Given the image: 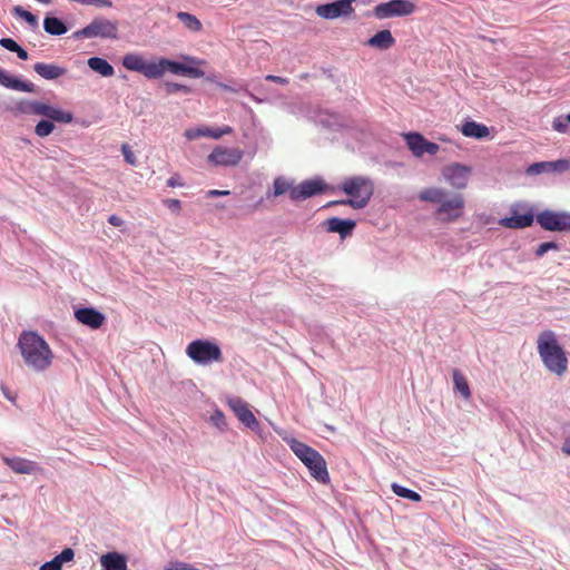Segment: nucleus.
<instances>
[{"mask_svg": "<svg viewBox=\"0 0 570 570\" xmlns=\"http://www.w3.org/2000/svg\"><path fill=\"white\" fill-rule=\"evenodd\" d=\"M17 347L20 351L23 363L33 372H45L51 366L53 353L37 332L23 331L18 338Z\"/></svg>", "mask_w": 570, "mask_h": 570, "instance_id": "obj_1", "label": "nucleus"}, {"mask_svg": "<svg viewBox=\"0 0 570 570\" xmlns=\"http://www.w3.org/2000/svg\"><path fill=\"white\" fill-rule=\"evenodd\" d=\"M421 202L436 204L435 215L442 223H453L463 216L465 200L461 194H450L440 187H429L417 195Z\"/></svg>", "mask_w": 570, "mask_h": 570, "instance_id": "obj_2", "label": "nucleus"}, {"mask_svg": "<svg viewBox=\"0 0 570 570\" xmlns=\"http://www.w3.org/2000/svg\"><path fill=\"white\" fill-rule=\"evenodd\" d=\"M340 189L350 196V198L344 200H332L326 204V207L334 205H348L354 209H362L370 203L373 196L374 184L368 177L353 176L345 178L341 183Z\"/></svg>", "mask_w": 570, "mask_h": 570, "instance_id": "obj_3", "label": "nucleus"}, {"mask_svg": "<svg viewBox=\"0 0 570 570\" xmlns=\"http://www.w3.org/2000/svg\"><path fill=\"white\" fill-rule=\"evenodd\" d=\"M538 352L546 367L561 376L568 368V358L551 331L542 332L538 337Z\"/></svg>", "mask_w": 570, "mask_h": 570, "instance_id": "obj_4", "label": "nucleus"}, {"mask_svg": "<svg viewBox=\"0 0 570 570\" xmlns=\"http://www.w3.org/2000/svg\"><path fill=\"white\" fill-rule=\"evenodd\" d=\"M122 66L130 71L142 73L148 79L160 78L166 71L178 73V61L168 59L147 60L138 53H128L122 58Z\"/></svg>", "mask_w": 570, "mask_h": 570, "instance_id": "obj_5", "label": "nucleus"}, {"mask_svg": "<svg viewBox=\"0 0 570 570\" xmlns=\"http://www.w3.org/2000/svg\"><path fill=\"white\" fill-rule=\"evenodd\" d=\"M289 446L294 454L308 468L315 480L324 484L330 482L326 462L315 449L297 440H293Z\"/></svg>", "mask_w": 570, "mask_h": 570, "instance_id": "obj_6", "label": "nucleus"}, {"mask_svg": "<svg viewBox=\"0 0 570 570\" xmlns=\"http://www.w3.org/2000/svg\"><path fill=\"white\" fill-rule=\"evenodd\" d=\"M185 352L186 355L198 365H209L224 361L220 346L209 340H195L187 345Z\"/></svg>", "mask_w": 570, "mask_h": 570, "instance_id": "obj_7", "label": "nucleus"}, {"mask_svg": "<svg viewBox=\"0 0 570 570\" xmlns=\"http://www.w3.org/2000/svg\"><path fill=\"white\" fill-rule=\"evenodd\" d=\"M117 23L105 18H96L88 26L78 30L75 36L78 38H117Z\"/></svg>", "mask_w": 570, "mask_h": 570, "instance_id": "obj_8", "label": "nucleus"}, {"mask_svg": "<svg viewBox=\"0 0 570 570\" xmlns=\"http://www.w3.org/2000/svg\"><path fill=\"white\" fill-rule=\"evenodd\" d=\"M416 10L414 2L410 0H391L377 4L373 13L377 19L410 16Z\"/></svg>", "mask_w": 570, "mask_h": 570, "instance_id": "obj_9", "label": "nucleus"}, {"mask_svg": "<svg viewBox=\"0 0 570 570\" xmlns=\"http://www.w3.org/2000/svg\"><path fill=\"white\" fill-rule=\"evenodd\" d=\"M538 224L549 232H569L570 214L554 210H543L537 215Z\"/></svg>", "mask_w": 570, "mask_h": 570, "instance_id": "obj_10", "label": "nucleus"}, {"mask_svg": "<svg viewBox=\"0 0 570 570\" xmlns=\"http://www.w3.org/2000/svg\"><path fill=\"white\" fill-rule=\"evenodd\" d=\"M244 157L239 148L218 146L208 155V163L213 166L235 167Z\"/></svg>", "mask_w": 570, "mask_h": 570, "instance_id": "obj_11", "label": "nucleus"}, {"mask_svg": "<svg viewBox=\"0 0 570 570\" xmlns=\"http://www.w3.org/2000/svg\"><path fill=\"white\" fill-rule=\"evenodd\" d=\"M472 168L470 166L452 163L443 167L442 176L455 189H464L468 186Z\"/></svg>", "mask_w": 570, "mask_h": 570, "instance_id": "obj_12", "label": "nucleus"}, {"mask_svg": "<svg viewBox=\"0 0 570 570\" xmlns=\"http://www.w3.org/2000/svg\"><path fill=\"white\" fill-rule=\"evenodd\" d=\"M326 188L327 185L321 178L304 180L299 185L291 189L289 198L292 200L306 199L312 196L324 193Z\"/></svg>", "mask_w": 570, "mask_h": 570, "instance_id": "obj_13", "label": "nucleus"}, {"mask_svg": "<svg viewBox=\"0 0 570 570\" xmlns=\"http://www.w3.org/2000/svg\"><path fill=\"white\" fill-rule=\"evenodd\" d=\"M409 149L415 157H422L424 154L436 155L440 146L435 142L426 140L419 132H409L404 135Z\"/></svg>", "mask_w": 570, "mask_h": 570, "instance_id": "obj_14", "label": "nucleus"}, {"mask_svg": "<svg viewBox=\"0 0 570 570\" xmlns=\"http://www.w3.org/2000/svg\"><path fill=\"white\" fill-rule=\"evenodd\" d=\"M355 0H338L332 3L320 4L316 7V13L324 19H336L351 14L354 9L352 3Z\"/></svg>", "mask_w": 570, "mask_h": 570, "instance_id": "obj_15", "label": "nucleus"}, {"mask_svg": "<svg viewBox=\"0 0 570 570\" xmlns=\"http://www.w3.org/2000/svg\"><path fill=\"white\" fill-rule=\"evenodd\" d=\"M227 404L244 425L252 430L258 429L259 422L244 400L240 397H232L227 400Z\"/></svg>", "mask_w": 570, "mask_h": 570, "instance_id": "obj_16", "label": "nucleus"}, {"mask_svg": "<svg viewBox=\"0 0 570 570\" xmlns=\"http://www.w3.org/2000/svg\"><path fill=\"white\" fill-rule=\"evenodd\" d=\"M78 323L88 326L91 330L100 328L106 322V316L94 307H79L73 312Z\"/></svg>", "mask_w": 570, "mask_h": 570, "instance_id": "obj_17", "label": "nucleus"}, {"mask_svg": "<svg viewBox=\"0 0 570 570\" xmlns=\"http://www.w3.org/2000/svg\"><path fill=\"white\" fill-rule=\"evenodd\" d=\"M206 67L207 61L204 59L180 55V77L193 79L203 78Z\"/></svg>", "mask_w": 570, "mask_h": 570, "instance_id": "obj_18", "label": "nucleus"}, {"mask_svg": "<svg viewBox=\"0 0 570 570\" xmlns=\"http://www.w3.org/2000/svg\"><path fill=\"white\" fill-rule=\"evenodd\" d=\"M3 462L18 474H38L42 473L43 469L35 461L20 458V456H3Z\"/></svg>", "mask_w": 570, "mask_h": 570, "instance_id": "obj_19", "label": "nucleus"}, {"mask_svg": "<svg viewBox=\"0 0 570 570\" xmlns=\"http://www.w3.org/2000/svg\"><path fill=\"white\" fill-rule=\"evenodd\" d=\"M0 86L21 92H35L36 90L32 82L21 80L3 69H0Z\"/></svg>", "mask_w": 570, "mask_h": 570, "instance_id": "obj_20", "label": "nucleus"}, {"mask_svg": "<svg viewBox=\"0 0 570 570\" xmlns=\"http://www.w3.org/2000/svg\"><path fill=\"white\" fill-rule=\"evenodd\" d=\"M35 72L46 80H57L67 73V69L56 63L37 62L33 66Z\"/></svg>", "mask_w": 570, "mask_h": 570, "instance_id": "obj_21", "label": "nucleus"}, {"mask_svg": "<svg viewBox=\"0 0 570 570\" xmlns=\"http://www.w3.org/2000/svg\"><path fill=\"white\" fill-rule=\"evenodd\" d=\"M355 222L351 219H341L332 217L326 220V229L330 233H338L342 238L351 235L355 228Z\"/></svg>", "mask_w": 570, "mask_h": 570, "instance_id": "obj_22", "label": "nucleus"}, {"mask_svg": "<svg viewBox=\"0 0 570 570\" xmlns=\"http://www.w3.org/2000/svg\"><path fill=\"white\" fill-rule=\"evenodd\" d=\"M100 564L105 570H127V558L119 552H107L100 557Z\"/></svg>", "mask_w": 570, "mask_h": 570, "instance_id": "obj_23", "label": "nucleus"}, {"mask_svg": "<svg viewBox=\"0 0 570 570\" xmlns=\"http://www.w3.org/2000/svg\"><path fill=\"white\" fill-rule=\"evenodd\" d=\"M534 216L532 213L527 214H517L513 213L512 216L502 218L500 220V225L505 228L519 229L525 228L532 225Z\"/></svg>", "mask_w": 570, "mask_h": 570, "instance_id": "obj_24", "label": "nucleus"}, {"mask_svg": "<svg viewBox=\"0 0 570 570\" xmlns=\"http://www.w3.org/2000/svg\"><path fill=\"white\" fill-rule=\"evenodd\" d=\"M461 132L465 137H471L475 139H483L490 135V130L485 125L479 124L474 120L465 121L461 127Z\"/></svg>", "mask_w": 570, "mask_h": 570, "instance_id": "obj_25", "label": "nucleus"}, {"mask_svg": "<svg viewBox=\"0 0 570 570\" xmlns=\"http://www.w3.org/2000/svg\"><path fill=\"white\" fill-rule=\"evenodd\" d=\"M395 39L390 30H381L366 41V45L381 50H386L393 47Z\"/></svg>", "mask_w": 570, "mask_h": 570, "instance_id": "obj_26", "label": "nucleus"}, {"mask_svg": "<svg viewBox=\"0 0 570 570\" xmlns=\"http://www.w3.org/2000/svg\"><path fill=\"white\" fill-rule=\"evenodd\" d=\"M75 558V551L71 548L63 549L52 560L41 564L40 570H61L62 564Z\"/></svg>", "mask_w": 570, "mask_h": 570, "instance_id": "obj_27", "label": "nucleus"}, {"mask_svg": "<svg viewBox=\"0 0 570 570\" xmlns=\"http://www.w3.org/2000/svg\"><path fill=\"white\" fill-rule=\"evenodd\" d=\"M232 128L229 126H225L224 128L209 129V128H197L193 130H186L185 136L188 139L198 138L200 136H208L214 139H219L222 136L230 134Z\"/></svg>", "mask_w": 570, "mask_h": 570, "instance_id": "obj_28", "label": "nucleus"}, {"mask_svg": "<svg viewBox=\"0 0 570 570\" xmlns=\"http://www.w3.org/2000/svg\"><path fill=\"white\" fill-rule=\"evenodd\" d=\"M89 68L102 77H111L115 75L114 67L104 58L91 57L87 61Z\"/></svg>", "mask_w": 570, "mask_h": 570, "instance_id": "obj_29", "label": "nucleus"}, {"mask_svg": "<svg viewBox=\"0 0 570 570\" xmlns=\"http://www.w3.org/2000/svg\"><path fill=\"white\" fill-rule=\"evenodd\" d=\"M452 380H453L454 390L456 392H459L464 400H466V401L470 400L472 394H471V390H470L468 380L463 375V373L460 370L454 368L452 371Z\"/></svg>", "mask_w": 570, "mask_h": 570, "instance_id": "obj_30", "label": "nucleus"}, {"mask_svg": "<svg viewBox=\"0 0 570 570\" xmlns=\"http://www.w3.org/2000/svg\"><path fill=\"white\" fill-rule=\"evenodd\" d=\"M43 29L52 36H61L67 32L65 23L56 17H46L43 20Z\"/></svg>", "mask_w": 570, "mask_h": 570, "instance_id": "obj_31", "label": "nucleus"}, {"mask_svg": "<svg viewBox=\"0 0 570 570\" xmlns=\"http://www.w3.org/2000/svg\"><path fill=\"white\" fill-rule=\"evenodd\" d=\"M45 117L62 124H70L73 120V115L70 111H65L50 105L47 107Z\"/></svg>", "mask_w": 570, "mask_h": 570, "instance_id": "obj_32", "label": "nucleus"}, {"mask_svg": "<svg viewBox=\"0 0 570 570\" xmlns=\"http://www.w3.org/2000/svg\"><path fill=\"white\" fill-rule=\"evenodd\" d=\"M180 23L191 32H199L203 28L202 22L195 16L180 11Z\"/></svg>", "mask_w": 570, "mask_h": 570, "instance_id": "obj_33", "label": "nucleus"}, {"mask_svg": "<svg viewBox=\"0 0 570 570\" xmlns=\"http://www.w3.org/2000/svg\"><path fill=\"white\" fill-rule=\"evenodd\" d=\"M391 488H392V491L394 492V494H396L397 497L409 499L414 502H420L422 500L421 494H419L417 492H415L413 490L404 488L397 483H393Z\"/></svg>", "mask_w": 570, "mask_h": 570, "instance_id": "obj_34", "label": "nucleus"}, {"mask_svg": "<svg viewBox=\"0 0 570 570\" xmlns=\"http://www.w3.org/2000/svg\"><path fill=\"white\" fill-rule=\"evenodd\" d=\"M48 104L32 100L28 101L21 109L26 114L37 115V116H43L46 115Z\"/></svg>", "mask_w": 570, "mask_h": 570, "instance_id": "obj_35", "label": "nucleus"}, {"mask_svg": "<svg viewBox=\"0 0 570 570\" xmlns=\"http://www.w3.org/2000/svg\"><path fill=\"white\" fill-rule=\"evenodd\" d=\"M556 169V164L551 161L534 163L527 169L529 175H539L548 170Z\"/></svg>", "mask_w": 570, "mask_h": 570, "instance_id": "obj_36", "label": "nucleus"}, {"mask_svg": "<svg viewBox=\"0 0 570 570\" xmlns=\"http://www.w3.org/2000/svg\"><path fill=\"white\" fill-rule=\"evenodd\" d=\"M13 12L16 16L22 18L26 20V22L31 26L32 28L38 27V18L31 13L30 11L23 9L22 7H14Z\"/></svg>", "mask_w": 570, "mask_h": 570, "instance_id": "obj_37", "label": "nucleus"}, {"mask_svg": "<svg viewBox=\"0 0 570 570\" xmlns=\"http://www.w3.org/2000/svg\"><path fill=\"white\" fill-rule=\"evenodd\" d=\"M53 129H55V126L51 121L41 120L36 125L35 132L39 137H47L53 131Z\"/></svg>", "mask_w": 570, "mask_h": 570, "instance_id": "obj_38", "label": "nucleus"}, {"mask_svg": "<svg viewBox=\"0 0 570 570\" xmlns=\"http://www.w3.org/2000/svg\"><path fill=\"white\" fill-rule=\"evenodd\" d=\"M274 196H279L285 193H289L293 187L282 177H277L274 180Z\"/></svg>", "mask_w": 570, "mask_h": 570, "instance_id": "obj_39", "label": "nucleus"}, {"mask_svg": "<svg viewBox=\"0 0 570 570\" xmlns=\"http://www.w3.org/2000/svg\"><path fill=\"white\" fill-rule=\"evenodd\" d=\"M210 422L219 430H225L227 426L225 414L220 410H215L210 415Z\"/></svg>", "mask_w": 570, "mask_h": 570, "instance_id": "obj_40", "label": "nucleus"}, {"mask_svg": "<svg viewBox=\"0 0 570 570\" xmlns=\"http://www.w3.org/2000/svg\"><path fill=\"white\" fill-rule=\"evenodd\" d=\"M569 122L570 121L567 120V117L566 118L559 117L553 120L552 127L554 130H557L559 132H564L568 128Z\"/></svg>", "mask_w": 570, "mask_h": 570, "instance_id": "obj_41", "label": "nucleus"}, {"mask_svg": "<svg viewBox=\"0 0 570 570\" xmlns=\"http://www.w3.org/2000/svg\"><path fill=\"white\" fill-rule=\"evenodd\" d=\"M0 46L11 52H14L17 49H19V45L11 38L0 39Z\"/></svg>", "mask_w": 570, "mask_h": 570, "instance_id": "obj_42", "label": "nucleus"}, {"mask_svg": "<svg viewBox=\"0 0 570 570\" xmlns=\"http://www.w3.org/2000/svg\"><path fill=\"white\" fill-rule=\"evenodd\" d=\"M557 244L553 242L542 243L535 250L537 256H543L550 249H557Z\"/></svg>", "mask_w": 570, "mask_h": 570, "instance_id": "obj_43", "label": "nucleus"}, {"mask_svg": "<svg viewBox=\"0 0 570 570\" xmlns=\"http://www.w3.org/2000/svg\"><path fill=\"white\" fill-rule=\"evenodd\" d=\"M121 151H122L125 160L128 164H130V165H135L136 164V157H135L134 153L130 150V148L127 145H124L121 147Z\"/></svg>", "mask_w": 570, "mask_h": 570, "instance_id": "obj_44", "label": "nucleus"}, {"mask_svg": "<svg viewBox=\"0 0 570 570\" xmlns=\"http://www.w3.org/2000/svg\"><path fill=\"white\" fill-rule=\"evenodd\" d=\"M265 79L267 81L276 82V83H279V85H287L288 83V79L287 78H283V77L274 76V75H267L265 77Z\"/></svg>", "mask_w": 570, "mask_h": 570, "instance_id": "obj_45", "label": "nucleus"}, {"mask_svg": "<svg viewBox=\"0 0 570 570\" xmlns=\"http://www.w3.org/2000/svg\"><path fill=\"white\" fill-rule=\"evenodd\" d=\"M229 190H218V189H212L207 191V197H217V196H226L229 195Z\"/></svg>", "mask_w": 570, "mask_h": 570, "instance_id": "obj_46", "label": "nucleus"}, {"mask_svg": "<svg viewBox=\"0 0 570 570\" xmlns=\"http://www.w3.org/2000/svg\"><path fill=\"white\" fill-rule=\"evenodd\" d=\"M108 222H109V224H111L112 226H116V227H119L124 224V220L117 215L109 216Z\"/></svg>", "mask_w": 570, "mask_h": 570, "instance_id": "obj_47", "label": "nucleus"}, {"mask_svg": "<svg viewBox=\"0 0 570 570\" xmlns=\"http://www.w3.org/2000/svg\"><path fill=\"white\" fill-rule=\"evenodd\" d=\"M14 52L21 60H27L29 58L27 50H24L21 46H19V49H17Z\"/></svg>", "mask_w": 570, "mask_h": 570, "instance_id": "obj_48", "label": "nucleus"}, {"mask_svg": "<svg viewBox=\"0 0 570 570\" xmlns=\"http://www.w3.org/2000/svg\"><path fill=\"white\" fill-rule=\"evenodd\" d=\"M562 452L567 455H570V435L566 438L563 445H562Z\"/></svg>", "mask_w": 570, "mask_h": 570, "instance_id": "obj_49", "label": "nucleus"}, {"mask_svg": "<svg viewBox=\"0 0 570 570\" xmlns=\"http://www.w3.org/2000/svg\"><path fill=\"white\" fill-rule=\"evenodd\" d=\"M164 203L169 207V208H175L178 206V200L176 199H166L164 200Z\"/></svg>", "mask_w": 570, "mask_h": 570, "instance_id": "obj_50", "label": "nucleus"}, {"mask_svg": "<svg viewBox=\"0 0 570 570\" xmlns=\"http://www.w3.org/2000/svg\"><path fill=\"white\" fill-rule=\"evenodd\" d=\"M167 184H168V186H170V187H175V186L178 184V181H177V179H176L175 177H170V178L168 179Z\"/></svg>", "mask_w": 570, "mask_h": 570, "instance_id": "obj_51", "label": "nucleus"}, {"mask_svg": "<svg viewBox=\"0 0 570 570\" xmlns=\"http://www.w3.org/2000/svg\"><path fill=\"white\" fill-rule=\"evenodd\" d=\"M179 89H180V92L181 91H184V92H188L189 91V89L186 86H184L183 83H180Z\"/></svg>", "mask_w": 570, "mask_h": 570, "instance_id": "obj_52", "label": "nucleus"}, {"mask_svg": "<svg viewBox=\"0 0 570 570\" xmlns=\"http://www.w3.org/2000/svg\"><path fill=\"white\" fill-rule=\"evenodd\" d=\"M166 570H178V564H170Z\"/></svg>", "mask_w": 570, "mask_h": 570, "instance_id": "obj_53", "label": "nucleus"}, {"mask_svg": "<svg viewBox=\"0 0 570 570\" xmlns=\"http://www.w3.org/2000/svg\"><path fill=\"white\" fill-rule=\"evenodd\" d=\"M301 79H307L308 78V73H303L299 76Z\"/></svg>", "mask_w": 570, "mask_h": 570, "instance_id": "obj_54", "label": "nucleus"}, {"mask_svg": "<svg viewBox=\"0 0 570 570\" xmlns=\"http://www.w3.org/2000/svg\"><path fill=\"white\" fill-rule=\"evenodd\" d=\"M567 120L570 121V114L567 116Z\"/></svg>", "mask_w": 570, "mask_h": 570, "instance_id": "obj_55", "label": "nucleus"}]
</instances>
